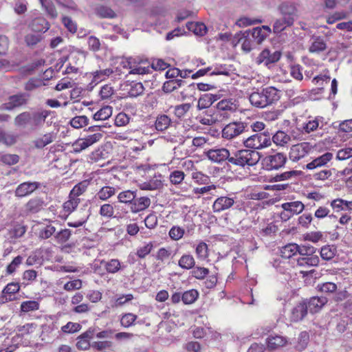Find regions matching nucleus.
I'll return each mask as SVG.
<instances>
[{
    "instance_id": "40",
    "label": "nucleus",
    "mask_w": 352,
    "mask_h": 352,
    "mask_svg": "<svg viewBox=\"0 0 352 352\" xmlns=\"http://www.w3.org/2000/svg\"><path fill=\"white\" fill-rule=\"evenodd\" d=\"M89 118L86 116H78L72 118L69 124L76 129H82L89 124Z\"/></svg>"
},
{
    "instance_id": "49",
    "label": "nucleus",
    "mask_w": 352,
    "mask_h": 352,
    "mask_svg": "<svg viewBox=\"0 0 352 352\" xmlns=\"http://www.w3.org/2000/svg\"><path fill=\"white\" fill-rule=\"evenodd\" d=\"M14 124L19 127H30V112L25 111L18 115L14 119Z\"/></svg>"
},
{
    "instance_id": "35",
    "label": "nucleus",
    "mask_w": 352,
    "mask_h": 352,
    "mask_svg": "<svg viewBox=\"0 0 352 352\" xmlns=\"http://www.w3.org/2000/svg\"><path fill=\"white\" fill-rule=\"evenodd\" d=\"M54 140V134L52 133H48L34 140L33 143L36 148H43L45 146L52 143Z\"/></svg>"
},
{
    "instance_id": "8",
    "label": "nucleus",
    "mask_w": 352,
    "mask_h": 352,
    "mask_svg": "<svg viewBox=\"0 0 352 352\" xmlns=\"http://www.w3.org/2000/svg\"><path fill=\"white\" fill-rule=\"evenodd\" d=\"M120 64L123 68L129 69V74L144 75L151 72V67L149 65H135L132 58H122Z\"/></svg>"
},
{
    "instance_id": "59",
    "label": "nucleus",
    "mask_w": 352,
    "mask_h": 352,
    "mask_svg": "<svg viewBox=\"0 0 352 352\" xmlns=\"http://www.w3.org/2000/svg\"><path fill=\"white\" fill-rule=\"evenodd\" d=\"M171 254L172 251L170 248H161L157 250L155 254V258L164 263L171 256Z\"/></svg>"
},
{
    "instance_id": "58",
    "label": "nucleus",
    "mask_w": 352,
    "mask_h": 352,
    "mask_svg": "<svg viewBox=\"0 0 352 352\" xmlns=\"http://www.w3.org/2000/svg\"><path fill=\"white\" fill-rule=\"evenodd\" d=\"M144 88L141 82H133L130 85L128 94L131 97H137L144 92Z\"/></svg>"
},
{
    "instance_id": "57",
    "label": "nucleus",
    "mask_w": 352,
    "mask_h": 352,
    "mask_svg": "<svg viewBox=\"0 0 352 352\" xmlns=\"http://www.w3.org/2000/svg\"><path fill=\"white\" fill-rule=\"evenodd\" d=\"M42 208V201L37 199H30L26 204V210L31 213L38 212Z\"/></svg>"
},
{
    "instance_id": "18",
    "label": "nucleus",
    "mask_w": 352,
    "mask_h": 352,
    "mask_svg": "<svg viewBox=\"0 0 352 352\" xmlns=\"http://www.w3.org/2000/svg\"><path fill=\"white\" fill-rule=\"evenodd\" d=\"M38 187L37 182H23L18 186L15 190V196L23 197L30 195Z\"/></svg>"
},
{
    "instance_id": "61",
    "label": "nucleus",
    "mask_w": 352,
    "mask_h": 352,
    "mask_svg": "<svg viewBox=\"0 0 352 352\" xmlns=\"http://www.w3.org/2000/svg\"><path fill=\"white\" fill-rule=\"evenodd\" d=\"M297 253H298L301 256L313 255L315 254L316 252V249L310 245H297Z\"/></svg>"
},
{
    "instance_id": "5",
    "label": "nucleus",
    "mask_w": 352,
    "mask_h": 352,
    "mask_svg": "<svg viewBox=\"0 0 352 352\" xmlns=\"http://www.w3.org/2000/svg\"><path fill=\"white\" fill-rule=\"evenodd\" d=\"M312 149L313 146L307 142L292 145L289 149V158L291 161L297 162L308 155Z\"/></svg>"
},
{
    "instance_id": "37",
    "label": "nucleus",
    "mask_w": 352,
    "mask_h": 352,
    "mask_svg": "<svg viewBox=\"0 0 352 352\" xmlns=\"http://www.w3.org/2000/svg\"><path fill=\"white\" fill-rule=\"evenodd\" d=\"M112 107L104 106L94 114L93 118L96 121L106 120L112 115Z\"/></svg>"
},
{
    "instance_id": "45",
    "label": "nucleus",
    "mask_w": 352,
    "mask_h": 352,
    "mask_svg": "<svg viewBox=\"0 0 352 352\" xmlns=\"http://www.w3.org/2000/svg\"><path fill=\"white\" fill-rule=\"evenodd\" d=\"M154 248L153 242L145 243L143 245L140 246L137 248L136 255L140 258H144L148 255Z\"/></svg>"
},
{
    "instance_id": "4",
    "label": "nucleus",
    "mask_w": 352,
    "mask_h": 352,
    "mask_svg": "<svg viewBox=\"0 0 352 352\" xmlns=\"http://www.w3.org/2000/svg\"><path fill=\"white\" fill-rule=\"evenodd\" d=\"M243 144L246 148L259 150L271 145V138L266 133H256L244 140Z\"/></svg>"
},
{
    "instance_id": "24",
    "label": "nucleus",
    "mask_w": 352,
    "mask_h": 352,
    "mask_svg": "<svg viewBox=\"0 0 352 352\" xmlns=\"http://www.w3.org/2000/svg\"><path fill=\"white\" fill-rule=\"evenodd\" d=\"M281 207L283 210L289 212L292 216L300 214L305 208L304 204L299 201L285 202L282 204Z\"/></svg>"
},
{
    "instance_id": "62",
    "label": "nucleus",
    "mask_w": 352,
    "mask_h": 352,
    "mask_svg": "<svg viewBox=\"0 0 352 352\" xmlns=\"http://www.w3.org/2000/svg\"><path fill=\"white\" fill-rule=\"evenodd\" d=\"M39 309V304L36 300H28L21 305V310L23 312L35 311Z\"/></svg>"
},
{
    "instance_id": "30",
    "label": "nucleus",
    "mask_w": 352,
    "mask_h": 352,
    "mask_svg": "<svg viewBox=\"0 0 352 352\" xmlns=\"http://www.w3.org/2000/svg\"><path fill=\"white\" fill-rule=\"evenodd\" d=\"M319 257L316 255L304 256L297 258V265L300 267H314L319 264Z\"/></svg>"
},
{
    "instance_id": "38",
    "label": "nucleus",
    "mask_w": 352,
    "mask_h": 352,
    "mask_svg": "<svg viewBox=\"0 0 352 352\" xmlns=\"http://www.w3.org/2000/svg\"><path fill=\"white\" fill-rule=\"evenodd\" d=\"M186 27L196 35L204 36L207 32L206 26L202 23L188 22Z\"/></svg>"
},
{
    "instance_id": "36",
    "label": "nucleus",
    "mask_w": 352,
    "mask_h": 352,
    "mask_svg": "<svg viewBox=\"0 0 352 352\" xmlns=\"http://www.w3.org/2000/svg\"><path fill=\"white\" fill-rule=\"evenodd\" d=\"M324 124L323 118L316 117L314 120H309L303 126L305 133H309L316 130L318 127H322Z\"/></svg>"
},
{
    "instance_id": "10",
    "label": "nucleus",
    "mask_w": 352,
    "mask_h": 352,
    "mask_svg": "<svg viewBox=\"0 0 352 352\" xmlns=\"http://www.w3.org/2000/svg\"><path fill=\"white\" fill-rule=\"evenodd\" d=\"M245 130V125L241 122H234L226 125L222 130V138L231 140L241 134Z\"/></svg>"
},
{
    "instance_id": "23",
    "label": "nucleus",
    "mask_w": 352,
    "mask_h": 352,
    "mask_svg": "<svg viewBox=\"0 0 352 352\" xmlns=\"http://www.w3.org/2000/svg\"><path fill=\"white\" fill-rule=\"evenodd\" d=\"M26 100L27 97L25 94L14 95L10 97L8 102L3 104V107L5 109L12 110L25 104Z\"/></svg>"
},
{
    "instance_id": "6",
    "label": "nucleus",
    "mask_w": 352,
    "mask_h": 352,
    "mask_svg": "<svg viewBox=\"0 0 352 352\" xmlns=\"http://www.w3.org/2000/svg\"><path fill=\"white\" fill-rule=\"evenodd\" d=\"M287 162V157L284 153H276L266 156L263 164L267 170H276L283 167Z\"/></svg>"
},
{
    "instance_id": "31",
    "label": "nucleus",
    "mask_w": 352,
    "mask_h": 352,
    "mask_svg": "<svg viewBox=\"0 0 352 352\" xmlns=\"http://www.w3.org/2000/svg\"><path fill=\"white\" fill-rule=\"evenodd\" d=\"M162 186L163 184L161 179V176H155L151 180L140 184L139 187L141 190H154L160 189V188L162 187Z\"/></svg>"
},
{
    "instance_id": "7",
    "label": "nucleus",
    "mask_w": 352,
    "mask_h": 352,
    "mask_svg": "<svg viewBox=\"0 0 352 352\" xmlns=\"http://www.w3.org/2000/svg\"><path fill=\"white\" fill-rule=\"evenodd\" d=\"M333 159V154L331 152H326L321 155L314 158L310 162L307 163L304 167V170H314L320 168L328 166V164Z\"/></svg>"
},
{
    "instance_id": "46",
    "label": "nucleus",
    "mask_w": 352,
    "mask_h": 352,
    "mask_svg": "<svg viewBox=\"0 0 352 352\" xmlns=\"http://www.w3.org/2000/svg\"><path fill=\"white\" fill-rule=\"evenodd\" d=\"M116 194V189L111 186H104L97 193L96 197L102 201H106Z\"/></svg>"
},
{
    "instance_id": "63",
    "label": "nucleus",
    "mask_w": 352,
    "mask_h": 352,
    "mask_svg": "<svg viewBox=\"0 0 352 352\" xmlns=\"http://www.w3.org/2000/svg\"><path fill=\"white\" fill-rule=\"evenodd\" d=\"M330 206L335 212L346 211V200L343 199L338 198L332 200Z\"/></svg>"
},
{
    "instance_id": "32",
    "label": "nucleus",
    "mask_w": 352,
    "mask_h": 352,
    "mask_svg": "<svg viewBox=\"0 0 352 352\" xmlns=\"http://www.w3.org/2000/svg\"><path fill=\"white\" fill-rule=\"evenodd\" d=\"M327 44L324 40L319 36L313 37L309 50L312 53H318L325 50Z\"/></svg>"
},
{
    "instance_id": "16",
    "label": "nucleus",
    "mask_w": 352,
    "mask_h": 352,
    "mask_svg": "<svg viewBox=\"0 0 352 352\" xmlns=\"http://www.w3.org/2000/svg\"><path fill=\"white\" fill-rule=\"evenodd\" d=\"M267 349L270 351L279 349L286 346L288 343L287 338L280 335H270L266 339Z\"/></svg>"
},
{
    "instance_id": "12",
    "label": "nucleus",
    "mask_w": 352,
    "mask_h": 352,
    "mask_svg": "<svg viewBox=\"0 0 352 352\" xmlns=\"http://www.w3.org/2000/svg\"><path fill=\"white\" fill-rule=\"evenodd\" d=\"M19 289L20 286L18 283H8L2 291L0 296V302L3 304L16 300V294L19 292Z\"/></svg>"
},
{
    "instance_id": "25",
    "label": "nucleus",
    "mask_w": 352,
    "mask_h": 352,
    "mask_svg": "<svg viewBox=\"0 0 352 352\" xmlns=\"http://www.w3.org/2000/svg\"><path fill=\"white\" fill-rule=\"evenodd\" d=\"M280 11L283 16L292 18L294 22L295 17L297 16V8L293 3L285 2L280 6Z\"/></svg>"
},
{
    "instance_id": "51",
    "label": "nucleus",
    "mask_w": 352,
    "mask_h": 352,
    "mask_svg": "<svg viewBox=\"0 0 352 352\" xmlns=\"http://www.w3.org/2000/svg\"><path fill=\"white\" fill-rule=\"evenodd\" d=\"M184 81L181 79H172L165 82L163 85V90L165 92H171L180 87Z\"/></svg>"
},
{
    "instance_id": "20",
    "label": "nucleus",
    "mask_w": 352,
    "mask_h": 352,
    "mask_svg": "<svg viewBox=\"0 0 352 352\" xmlns=\"http://www.w3.org/2000/svg\"><path fill=\"white\" fill-rule=\"evenodd\" d=\"M151 205V199L148 197H141L134 199L131 202L130 210L132 213H138L148 208Z\"/></svg>"
},
{
    "instance_id": "33",
    "label": "nucleus",
    "mask_w": 352,
    "mask_h": 352,
    "mask_svg": "<svg viewBox=\"0 0 352 352\" xmlns=\"http://www.w3.org/2000/svg\"><path fill=\"white\" fill-rule=\"evenodd\" d=\"M113 72H114V71L111 68L100 69V70L93 72L91 74L92 76H93L92 83L98 84L100 82L106 80Z\"/></svg>"
},
{
    "instance_id": "1",
    "label": "nucleus",
    "mask_w": 352,
    "mask_h": 352,
    "mask_svg": "<svg viewBox=\"0 0 352 352\" xmlns=\"http://www.w3.org/2000/svg\"><path fill=\"white\" fill-rule=\"evenodd\" d=\"M280 98V91L274 87H267L261 91L252 92L249 96L251 104L257 108H265L276 102Z\"/></svg>"
},
{
    "instance_id": "11",
    "label": "nucleus",
    "mask_w": 352,
    "mask_h": 352,
    "mask_svg": "<svg viewBox=\"0 0 352 352\" xmlns=\"http://www.w3.org/2000/svg\"><path fill=\"white\" fill-rule=\"evenodd\" d=\"M232 43L234 46L239 43H241V49L245 52H250L253 48L254 45L253 41L249 37V32L248 31L236 33L232 39Z\"/></svg>"
},
{
    "instance_id": "2",
    "label": "nucleus",
    "mask_w": 352,
    "mask_h": 352,
    "mask_svg": "<svg viewBox=\"0 0 352 352\" xmlns=\"http://www.w3.org/2000/svg\"><path fill=\"white\" fill-rule=\"evenodd\" d=\"M260 160V155L258 152L249 149L237 151L228 159V162L241 167L253 166Z\"/></svg>"
},
{
    "instance_id": "47",
    "label": "nucleus",
    "mask_w": 352,
    "mask_h": 352,
    "mask_svg": "<svg viewBox=\"0 0 352 352\" xmlns=\"http://www.w3.org/2000/svg\"><path fill=\"white\" fill-rule=\"evenodd\" d=\"M135 197L136 193L135 191L128 190L120 192L118 195V199L121 203L130 204L131 205V202L133 201Z\"/></svg>"
},
{
    "instance_id": "50",
    "label": "nucleus",
    "mask_w": 352,
    "mask_h": 352,
    "mask_svg": "<svg viewBox=\"0 0 352 352\" xmlns=\"http://www.w3.org/2000/svg\"><path fill=\"white\" fill-rule=\"evenodd\" d=\"M105 270L108 273L115 274L121 269V263L118 259L113 258L104 263Z\"/></svg>"
},
{
    "instance_id": "41",
    "label": "nucleus",
    "mask_w": 352,
    "mask_h": 352,
    "mask_svg": "<svg viewBox=\"0 0 352 352\" xmlns=\"http://www.w3.org/2000/svg\"><path fill=\"white\" fill-rule=\"evenodd\" d=\"M179 266L184 270L192 269L195 265L194 257L190 254H184L178 261Z\"/></svg>"
},
{
    "instance_id": "34",
    "label": "nucleus",
    "mask_w": 352,
    "mask_h": 352,
    "mask_svg": "<svg viewBox=\"0 0 352 352\" xmlns=\"http://www.w3.org/2000/svg\"><path fill=\"white\" fill-rule=\"evenodd\" d=\"M277 146H284L291 141V137L283 131H277L271 138V141Z\"/></svg>"
},
{
    "instance_id": "53",
    "label": "nucleus",
    "mask_w": 352,
    "mask_h": 352,
    "mask_svg": "<svg viewBox=\"0 0 352 352\" xmlns=\"http://www.w3.org/2000/svg\"><path fill=\"white\" fill-rule=\"evenodd\" d=\"M336 253V248L331 245H325L321 248L320 256L324 260H331Z\"/></svg>"
},
{
    "instance_id": "64",
    "label": "nucleus",
    "mask_w": 352,
    "mask_h": 352,
    "mask_svg": "<svg viewBox=\"0 0 352 352\" xmlns=\"http://www.w3.org/2000/svg\"><path fill=\"white\" fill-rule=\"evenodd\" d=\"M42 6L45 9L47 14L53 19L58 16V13L54 5L49 0H39Z\"/></svg>"
},
{
    "instance_id": "19",
    "label": "nucleus",
    "mask_w": 352,
    "mask_h": 352,
    "mask_svg": "<svg viewBox=\"0 0 352 352\" xmlns=\"http://www.w3.org/2000/svg\"><path fill=\"white\" fill-rule=\"evenodd\" d=\"M272 30L267 25L256 27L252 29L251 34L257 44H261L271 33Z\"/></svg>"
},
{
    "instance_id": "60",
    "label": "nucleus",
    "mask_w": 352,
    "mask_h": 352,
    "mask_svg": "<svg viewBox=\"0 0 352 352\" xmlns=\"http://www.w3.org/2000/svg\"><path fill=\"white\" fill-rule=\"evenodd\" d=\"M185 174L181 170H174L170 173L169 175V179L172 184L178 185L180 184L184 179Z\"/></svg>"
},
{
    "instance_id": "3",
    "label": "nucleus",
    "mask_w": 352,
    "mask_h": 352,
    "mask_svg": "<svg viewBox=\"0 0 352 352\" xmlns=\"http://www.w3.org/2000/svg\"><path fill=\"white\" fill-rule=\"evenodd\" d=\"M100 128V126H89L87 131L96 132L85 138L77 139L73 144L72 148L74 153H80L87 149L94 144L99 142L102 138V133L96 132Z\"/></svg>"
},
{
    "instance_id": "9",
    "label": "nucleus",
    "mask_w": 352,
    "mask_h": 352,
    "mask_svg": "<svg viewBox=\"0 0 352 352\" xmlns=\"http://www.w3.org/2000/svg\"><path fill=\"white\" fill-rule=\"evenodd\" d=\"M281 57V52L278 50H275L272 52L268 49H264L256 58L255 62L258 65L263 64L268 65L272 63H275L280 60Z\"/></svg>"
},
{
    "instance_id": "42",
    "label": "nucleus",
    "mask_w": 352,
    "mask_h": 352,
    "mask_svg": "<svg viewBox=\"0 0 352 352\" xmlns=\"http://www.w3.org/2000/svg\"><path fill=\"white\" fill-rule=\"evenodd\" d=\"M170 122L171 120L168 116L160 115L156 119L155 123V129L160 131H164L170 126Z\"/></svg>"
},
{
    "instance_id": "48",
    "label": "nucleus",
    "mask_w": 352,
    "mask_h": 352,
    "mask_svg": "<svg viewBox=\"0 0 352 352\" xmlns=\"http://www.w3.org/2000/svg\"><path fill=\"white\" fill-rule=\"evenodd\" d=\"M199 297V292L196 289H190L182 294V301L186 305L192 304Z\"/></svg>"
},
{
    "instance_id": "26",
    "label": "nucleus",
    "mask_w": 352,
    "mask_h": 352,
    "mask_svg": "<svg viewBox=\"0 0 352 352\" xmlns=\"http://www.w3.org/2000/svg\"><path fill=\"white\" fill-rule=\"evenodd\" d=\"M80 202V198H75L69 195L67 201L63 203V210L64 212V218L66 219L72 212H74L78 207Z\"/></svg>"
},
{
    "instance_id": "55",
    "label": "nucleus",
    "mask_w": 352,
    "mask_h": 352,
    "mask_svg": "<svg viewBox=\"0 0 352 352\" xmlns=\"http://www.w3.org/2000/svg\"><path fill=\"white\" fill-rule=\"evenodd\" d=\"M309 340V334L306 331H302L299 334L298 343L296 349L299 351H303L307 346Z\"/></svg>"
},
{
    "instance_id": "28",
    "label": "nucleus",
    "mask_w": 352,
    "mask_h": 352,
    "mask_svg": "<svg viewBox=\"0 0 352 352\" xmlns=\"http://www.w3.org/2000/svg\"><path fill=\"white\" fill-rule=\"evenodd\" d=\"M294 24L292 18H287L283 16L281 19H276L273 25V32L278 34L285 30L287 27H290Z\"/></svg>"
},
{
    "instance_id": "13",
    "label": "nucleus",
    "mask_w": 352,
    "mask_h": 352,
    "mask_svg": "<svg viewBox=\"0 0 352 352\" xmlns=\"http://www.w3.org/2000/svg\"><path fill=\"white\" fill-rule=\"evenodd\" d=\"M50 113L46 110L30 112V128L32 130L41 127Z\"/></svg>"
},
{
    "instance_id": "43",
    "label": "nucleus",
    "mask_w": 352,
    "mask_h": 352,
    "mask_svg": "<svg viewBox=\"0 0 352 352\" xmlns=\"http://www.w3.org/2000/svg\"><path fill=\"white\" fill-rule=\"evenodd\" d=\"M297 244L289 243L280 249V255L284 258H289L297 254Z\"/></svg>"
},
{
    "instance_id": "29",
    "label": "nucleus",
    "mask_w": 352,
    "mask_h": 352,
    "mask_svg": "<svg viewBox=\"0 0 352 352\" xmlns=\"http://www.w3.org/2000/svg\"><path fill=\"white\" fill-rule=\"evenodd\" d=\"M217 99L218 97L217 95L204 94L198 100L197 108L199 110L208 108L213 104V102L217 100Z\"/></svg>"
},
{
    "instance_id": "15",
    "label": "nucleus",
    "mask_w": 352,
    "mask_h": 352,
    "mask_svg": "<svg viewBox=\"0 0 352 352\" xmlns=\"http://www.w3.org/2000/svg\"><path fill=\"white\" fill-rule=\"evenodd\" d=\"M235 203V198L228 196L218 197L213 203L212 210L214 212H221L230 208Z\"/></svg>"
},
{
    "instance_id": "52",
    "label": "nucleus",
    "mask_w": 352,
    "mask_h": 352,
    "mask_svg": "<svg viewBox=\"0 0 352 352\" xmlns=\"http://www.w3.org/2000/svg\"><path fill=\"white\" fill-rule=\"evenodd\" d=\"M138 316L132 313H126L122 315L120 324L122 327L128 328L134 324Z\"/></svg>"
},
{
    "instance_id": "22",
    "label": "nucleus",
    "mask_w": 352,
    "mask_h": 352,
    "mask_svg": "<svg viewBox=\"0 0 352 352\" xmlns=\"http://www.w3.org/2000/svg\"><path fill=\"white\" fill-rule=\"evenodd\" d=\"M94 338V331L88 330L77 338L76 347L80 350H87L90 347L89 340Z\"/></svg>"
},
{
    "instance_id": "27",
    "label": "nucleus",
    "mask_w": 352,
    "mask_h": 352,
    "mask_svg": "<svg viewBox=\"0 0 352 352\" xmlns=\"http://www.w3.org/2000/svg\"><path fill=\"white\" fill-rule=\"evenodd\" d=\"M30 29L36 32H45L50 28L49 23L43 17L34 19L29 25Z\"/></svg>"
},
{
    "instance_id": "14",
    "label": "nucleus",
    "mask_w": 352,
    "mask_h": 352,
    "mask_svg": "<svg viewBox=\"0 0 352 352\" xmlns=\"http://www.w3.org/2000/svg\"><path fill=\"white\" fill-rule=\"evenodd\" d=\"M208 158L214 162L221 163L230 158V151L225 148L210 149L206 152Z\"/></svg>"
},
{
    "instance_id": "17",
    "label": "nucleus",
    "mask_w": 352,
    "mask_h": 352,
    "mask_svg": "<svg viewBox=\"0 0 352 352\" xmlns=\"http://www.w3.org/2000/svg\"><path fill=\"white\" fill-rule=\"evenodd\" d=\"M307 311L306 300H303L292 309L290 320L293 322H298L306 316Z\"/></svg>"
},
{
    "instance_id": "56",
    "label": "nucleus",
    "mask_w": 352,
    "mask_h": 352,
    "mask_svg": "<svg viewBox=\"0 0 352 352\" xmlns=\"http://www.w3.org/2000/svg\"><path fill=\"white\" fill-rule=\"evenodd\" d=\"M218 110L221 111H234L236 109V105L232 101V100H222L217 104Z\"/></svg>"
},
{
    "instance_id": "44",
    "label": "nucleus",
    "mask_w": 352,
    "mask_h": 352,
    "mask_svg": "<svg viewBox=\"0 0 352 352\" xmlns=\"http://www.w3.org/2000/svg\"><path fill=\"white\" fill-rule=\"evenodd\" d=\"M209 68L211 69L210 76L223 75L229 76L231 73V70L226 65H215L209 67Z\"/></svg>"
},
{
    "instance_id": "54",
    "label": "nucleus",
    "mask_w": 352,
    "mask_h": 352,
    "mask_svg": "<svg viewBox=\"0 0 352 352\" xmlns=\"http://www.w3.org/2000/svg\"><path fill=\"white\" fill-rule=\"evenodd\" d=\"M185 233V230L177 226H173L168 232V235L172 240L178 241L181 239Z\"/></svg>"
},
{
    "instance_id": "39",
    "label": "nucleus",
    "mask_w": 352,
    "mask_h": 352,
    "mask_svg": "<svg viewBox=\"0 0 352 352\" xmlns=\"http://www.w3.org/2000/svg\"><path fill=\"white\" fill-rule=\"evenodd\" d=\"M89 185V182L88 180H83L75 185L69 195L75 198H78L79 196L82 195L87 190Z\"/></svg>"
},
{
    "instance_id": "21",
    "label": "nucleus",
    "mask_w": 352,
    "mask_h": 352,
    "mask_svg": "<svg viewBox=\"0 0 352 352\" xmlns=\"http://www.w3.org/2000/svg\"><path fill=\"white\" fill-rule=\"evenodd\" d=\"M327 300L325 297H312L307 302V310L310 313H316L327 303Z\"/></svg>"
}]
</instances>
